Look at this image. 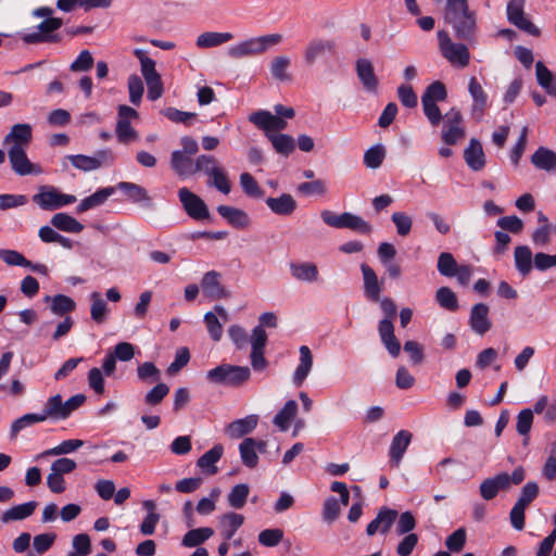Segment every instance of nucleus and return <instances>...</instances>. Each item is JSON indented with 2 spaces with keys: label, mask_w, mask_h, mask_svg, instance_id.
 Returning a JSON list of instances; mask_svg holds the SVG:
<instances>
[{
  "label": "nucleus",
  "mask_w": 556,
  "mask_h": 556,
  "mask_svg": "<svg viewBox=\"0 0 556 556\" xmlns=\"http://www.w3.org/2000/svg\"><path fill=\"white\" fill-rule=\"evenodd\" d=\"M445 21L456 37L472 42L477 34V14L469 9L467 0H446Z\"/></svg>",
  "instance_id": "1"
},
{
  "label": "nucleus",
  "mask_w": 556,
  "mask_h": 556,
  "mask_svg": "<svg viewBox=\"0 0 556 556\" xmlns=\"http://www.w3.org/2000/svg\"><path fill=\"white\" fill-rule=\"evenodd\" d=\"M282 40L283 36L278 33L252 37L230 46L227 49V54L231 59H243L260 55L268 51L270 48L280 45Z\"/></svg>",
  "instance_id": "2"
},
{
  "label": "nucleus",
  "mask_w": 556,
  "mask_h": 556,
  "mask_svg": "<svg viewBox=\"0 0 556 556\" xmlns=\"http://www.w3.org/2000/svg\"><path fill=\"white\" fill-rule=\"evenodd\" d=\"M251 377V370L248 366H237L222 364L206 372L208 381L217 384L239 387L247 382Z\"/></svg>",
  "instance_id": "3"
},
{
  "label": "nucleus",
  "mask_w": 556,
  "mask_h": 556,
  "mask_svg": "<svg viewBox=\"0 0 556 556\" xmlns=\"http://www.w3.org/2000/svg\"><path fill=\"white\" fill-rule=\"evenodd\" d=\"M76 200L75 195L63 193L53 186H41L33 195V202L43 211H55L75 203Z\"/></svg>",
  "instance_id": "4"
},
{
  "label": "nucleus",
  "mask_w": 556,
  "mask_h": 556,
  "mask_svg": "<svg viewBox=\"0 0 556 556\" xmlns=\"http://www.w3.org/2000/svg\"><path fill=\"white\" fill-rule=\"evenodd\" d=\"M438 41L442 55L453 66L464 68L469 64L470 53L467 46L453 42L445 30L438 31Z\"/></svg>",
  "instance_id": "5"
},
{
  "label": "nucleus",
  "mask_w": 556,
  "mask_h": 556,
  "mask_svg": "<svg viewBox=\"0 0 556 556\" xmlns=\"http://www.w3.org/2000/svg\"><path fill=\"white\" fill-rule=\"evenodd\" d=\"M139 117L138 112L125 104L117 108V122L115 134L121 143L127 144L137 139L138 134L131 126V121Z\"/></svg>",
  "instance_id": "6"
},
{
  "label": "nucleus",
  "mask_w": 556,
  "mask_h": 556,
  "mask_svg": "<svg viewBox=\"0 0 556 556\" xmlns=\"http://www.w3.org/2000/svg\"><path fill=\"white\" fill-rule=\"evenodd\" d=\"M464 137L463 115L459 110L452 108L443 117L441 139L446 146H454Z\"/></svg>",
  "instance_id": "7"
},
{
  "label": "nucleus",
  "mask_w": 556,
  "mask_h": 556,
  "mask_svg": "<svg viewBox=\"0 0 556 556\" xmlns=\"http://www.w3.org/2000/svg\"><path fill=\"white\" fill-rule=\"evenodd\" d=\"M251 354L250 361L251 366L256 371H263L268 366V362L265 358L264 351L267 343V333L261 326H255L252 329L250 337Z\"/></svg>",
  "instance_id": "8"
},
{
  "label": "nucleus",
  "mask_w": 556,
  "mask_h": 556,
  "mask_svg": "<svg viewBox=\"0 0 556 556\" xmlns=\"http://www.w3.org/2000/svg\"><path fill=\"white\" fill-rule=\"evenodd\" d=\"M178 198L189 217L194 220H203L210 217V211L205 202L187 188L178 190Z\"/></svg>",
  "instance_id": "9"
},
{
  "label": "nucleus",
  "mask_w": 556,
  "mask_h": 556,
  "mask_svg": "<svg viewBox=\"0 0 556 556\" xmlns=\"http://www.w3.org/2000/svg\"><path fill=\"white\" fill-rule=\"evenodd\" d=\"M525 3L526 0H510L506 9L507 20L520 30L532 36H539V28L525 14Z\"/></svg>",
  "instance_id": "10"
},
{
  "label": "nucleus",
  "mask_w": 556,
  "mask_h": 556,
  "mask_svg": "<svg viewBox=\"0 0 556 556\" xmlns=\"http://www.w3.org/2000/svg\"><path fill=\"white\" fill-rule=\"evenodd\" d=\"M26 150L27 149L8 150V157L12 170L18 176L42 174V167L28 159Z\"/></svg>",
  "instance_id": "11"
},
{
  "label": "nucleus",
  "mask_w": 556,
  "mask_h": 556,
  "mask_svg": "<svg viewBox=\"0 0 556 556\" xmlns=\"http://www.w3.org/2000/svg\"><path fill=\"white\" fill-rule=\"evenodd\" d=\"M33 140V127L27 123H18L10 128L3 140L7 150L27 149Z\"/></svg>",
  "instance_id": "12"
},
{
  "label": "nucleus",
  "mask_w": 556,
  "mask_h": 556,
  "mask_svg": "<svg viewBox=\"0 0 556 556\" xmlns=\"http://www.w3.org/2000/svg\"><path fill=\"white\" fill-rule=\"evenodd\" d=\"M249 121L263 130L266 137H268V134H276L277 131L286 129L288 126V123L283 118L266 110H258L252 113L249 116Z\"/></svg>",
  "instance_id": "13"
},
{
  "label": "nucleus",
  "mask_w": 556,
  "mask_h": 556,
  "mask_svg": "<svg viewBox=\"0 0 556 556\" xmlns=\"http://www.w3.org/2000/svg\"><path fill=\"white\" fill-rule=\"evenodd\" d=\"M66 159L74 167L84 172H91L100 168L102 164L113 161V155L110 150H101L94 156L84 154L67 155Z\"/></svg>",
  "instance_id": "14"
},
{
  "label": "nucleus",
  "mask_w": 556,
  "mask_h": 556,
  "mask_svg": "<svg viewBox=\"0 0 556 556\" xmlns=\"http://www.w3.org/2000/svg\"><path fill=\"white\" fill-rule=\"evenodd\" d=\"M355 72L363 89L368 93L376 94L379 88V79L371 61L359 58L355 63Z\"/></svg>",
  "instance_id": "15"
},
{
  "label": "nucleus",
  "mask_w": 556,
  "mask_h": 556,
  "mask_svg": "<svg viewBox=\"0 0 556 556\" xmlns=\"http://www.w3.org/2000/svg\"><path fill=\"white\" fill-rule=\"evenodd\" d=\"M336 43L330 39L315 38L308 41L303 51V60L307 66L315 64L325 53H332Z\"/></svg>",
  "instance_id": "16"
},
{
  "label": "nucleus",
  "mask_w": 556,
  "mask_h": 556,
  "mask_svg": "<svg viewBox=\"0 0 556 556\" xmlns=\"http://www.w3.org/2000/svg\"><path fill=\"white\" fill-rule=\"evenodd\" d=\"M201 287L203 293L211 300H220L229 296L228 291L220 283V274L215 270L204 274Z\"/></svg>",
  "instance_id": "17"
},
{
  "label": "nucleus",
  "mask_w": 556,
  "mask_h": 556,
  "mask_svg": "<svg viewBox=\"0 0 556 556\" xmlns=\"http://www.w3.org/2000/svg\"><path fill=\"white\" fill-rule=\"evenodd\" d=\"M397 511L388 507L379 510L376 518L366 528V533L371 536L377 532L386 534L396 520Z\"/></svg>",
  "instance_id": "18"
},
{
  "label": "nucleus",
  "mask_w": 556,
  "mask_h": 556,
  "mask_svg": "<svg viewBox=\"0 0 556 556\" xmlns=\"http://www.w3.org/2000/svg\"><path fill=\"white\" fill-rule=\"evenodd\" d=\"M380 340L392 357H397L401 352L400 341L394 336L393 320L382 319L378 326Z\"/></svg>",
  "instance_id": "19"
},
{
  "label": "nucleus",
  "mask_w": 556,
  "mask_h": 556,
  "mask_svg": "<svg viewBox=\"0 0 556 556\" xmlns=\"http://www.w3.org/2000/svg\"><path fill=\"white\" fill-rule=\"evenodd\" d=\"M289 268L291 276L300 282L314 283L319 279L318 267L312 262H291Z\"/></svg>",
  "instance_id": "20"
},
{
  "label": "nucleus",
  "mask_w": 556,
  "mask_h": 556,
  "mask_svg": "<svg viewBox=\"0 0 556 556\" xmlns=\"http://www.w3.org/2000/svg\"><path fill=\"white\" fill-rule=\"evenodd\" d=\"M469 325L473 332L482 336L491 329L489 319V307L484 303H478L472 306L469 317Z\"/></svg>",
  "instance_id": "21"
},
{
  "label": "nucleus",
  "mask_w": 556,
  "mask_h": 556,
  "mask_svg": "<svg viewBox=\"0 0 556 556\" xmlns=\"http://www.w3.org/2000/svg\"><path fill=\"white\" fill-rule=\"evenodd\" d=\"M412 441V433L407 430L399 431L392 439L389 456L393 466L397 467Z\"/></svg>",
  "instance_id": "22"
},
{
  "label": "nucleus",
  "mask_w": 556,
  "mask_h": 556,
  "mask_svg": "<svg viewBox=\"0 0 556 556\" xmlns=\"http://www.w3.org/2000/svg\"><path fill=\"white\" fill-rule=\"evenodd\" d=\"M257 422V415H249L228 424L225 432L230 439H240L251 433L256 428Z\"/></svg>",
  "instance_id": "23"
},
{
  "label": "nucleus",
  "mask_w": 556,
  "mask_h": 556,
  "mask_svg": "<svg viewBox=\"0 0 556 556\" xmlns=\"http://www.w3.org/2000/svg\"><path fill=\"white\" fill-rule=\"evenodd\" d=\"M218 214L227 220L229 225L238 229L248 228L251 224V218L247 212L241 208L219 205L217 206Z\"/></svg>",
  "instance_id": "24"
},
{
  "label": "nucleus",
  "mask_w": 556,
  "mask_h": 556,
  "mask_svg": "<svg viewBox=\"0 0 556 556\" xmlns=\"http://www.w3.org/2000/svg\"><path fill=\"white\" fill-rule=\"evenodd\" d=\"M299 353L300 363L296 366L292 377V381L296 387H301L304 383L313 368V355L309 348L307 345H301Z\"/></svg>",
  "instance_id": "25"
},
{
  "label": "nucleus",
  "mask_w": 556,
  "mask_h": 556,
  "mask_svg": "<svg viewBox=\"0 0 556 556\" xmlns=\"http://www.w3.org/2000/svg\"><path fill=\"white\" fill-rule=\"evenodd\" d=\"M223 454L224 446L215 444L197 460V466L207 476L216 475L218 472L216 464L220 460Z\"/></svg>",
  "instance_id": "26"
},
{
  "label": "nucleus",
  "mask_w": 556,
  "mask_h": 556,
  "mask_svg": "<svg viewBox=\"0 0 556 556\" xmlns=\"http://www.w3.org/2000/svg\"><path fill=\"white\" fill-rule=\"evenodd\" d=\"M464 159L468 167L475 172L481 170L485 165V156L479 140L472 138L464 150Z\"/></svg>",
  "instance_id": "27"
},
{
  "label": "nucleus",
  "mask_w": 556,
  "mask_h": 556,
  "mask_svg": "<svg viewBox=\"0 0 556 556\" xmlns=\"http://www.w3.org/2000/svg\"><path fill=\"white\" fill-rule=\"evenodd\" d=\"M266 205L276 215L289 216L296 210V201L289 193H282L277 198H267Z\"/></svg>",
  "instance_id": "28"
},
{
  "label": "nucleus",
  "mask_w": 556,
  "mask_h": 556,
  "mask_svg": "<svg viewBox=\"0 0 556 556\" xmlns=\"http://www.w3.org/2000/svg\"><path fill=\"white\" fill-rule=\"evenodd\" d=\"M364 280V293L372 302L380 300L381 287L374 269L366 264L361 265Z\"/></svg>",
  "instance_id": "29"
},
{
  "label": "nucleus",
  "mask_w": 556,
  "mask_h": 556,
  "mask_svg": "<svg viewBox=\"0 0 556 556\" xmlns=\"http://www.w3.org/2000/svg\"><path fill=\"white\" fill-rule=\"evenodd\" d=\"M192 155L186 154L184 151H173L170 154V166L173 170L180 177H188L195 174L194 162Z\"/></svg>",
  "instance_id": "30"
},
{
  "label": "nucleus",
  "mask_w": 556,
  "mask_h": 556,
  "mask_svg": "<svg viewBox=\"0 0 556 556\" xmlns=\"http://www.w3.org/2000/svg\"><path fill=\"white\" fill-rule=\"evenodd\" d=\"M50 223L52 227L64 232L79 233L84 230V225L67 213L54 214L51 217Z\"/></svg>",
  "instance_id": "31"
},
{
  "label": "nucleus",
  "mask_w": 556,
  "mask_h": 556,
  "mask_svg": "<svg viewBox=\"0 0 556 556\" xmlns=\"http://www.w3.org/2000/svg\"><path fill=\"white\" fill-rule=\"evenodd\" d=\"M525 477L523 468L517 467L511 475L507 472H500L494 477H491V479L493 480L496 490L500 492L509 490L511 485L520 484L525 480Z\"/></svg>",
  "instance_id": "32"
},
{
  "label": "nucleus",
  "mask_w": 556,
  "mask_h": 556,
  "mask_svg": "<svg viewBox=\"0 0 556 556\" xmlns=\"http://www.w3.org/2000/svg\"><path fill=\"white\" fill-rule=\"evenodd\" d=\"M38 506V503L30 501L16 506H13L1 514V521L8 523L10 521L23 520L31 516Z\"/></svg>",
  "instance_id": "33"
},
{
  "label": "nucleus",
  "mask_w": 556,
  "mask_h": 556,
  "mask_svg": "<svg viewBox=\"0 0 556 556\" xmlns=\"http://www.w3.org/2000/svg\"><path fill=\"white\" fill-rule=\"evenodd\" d=\"M114 192V187H106L97 190L93 194L80 201V203L76 207L77 213H84L93 207L102 205Z\"/></svg>",
  "instance_id": "34"
},
{
  "label": "nucleus",
  "mask_w": 556,
  "mask_h": 556,
  "mask_svg": "<svg viewBox=\"0 0 556 556\" xmlns=\"http://www.w3.org/2000/svg\"><path fill=\"white\" fill-rule=\"evenodd\" d=\"M233 38L231 33L205 31L198 36L195 45L201 49L222 46Z\"/></svg>",
  "instance_id": "35"
},
{
  "label": "nucleus",
  "mask_w": 556,
  "mask_h": 556,
  "mask_svg": "<svg viewBox=\"0 0 556 556\" xmlns=\"http://www.w3.org/2000/svg\"><path fill=\"white\" fill-rule=\"evenodd\" d=\"M298 403L294 400L286 402L285 406L274 417V425L279 428L280 431H287L290 428L291 421L296 416Z\"/></svg>",
  "instance_id": "36"
},
{
  "label": "nucleus",
  "mask_w": 556,
  "mask_h": 556,
  "mask_svg": "<svg viewBox=\"0 0 556 556\" xmlns=\"http://www.w3.org/2000/svg\"><path fill=\"white\" fill-rule=\"evenodd\" d=\"M532 164L546 172L556 169V153L547 148L540 147L531 156Z\"/></svg>",
  "instance_id": "37"
},
{
  "label": "nucleus",
  "mask_w": 556,
  "mask_h": 556,
  "mask_svg": "<svg viewBox=\"0 0 556 556\" xmlns=\"http://www.w3.org/2000/svg\"><path fill=\"white\" fill-rule=\"evenodd\" d=\"M291 65V59L288 55L280 54L273 58L269 64V71L274 79L279 81H289L291 76L288 68Z\"/></svg>",
  "instance_id": "38"
},
{
  "label": "nucleus",
  "mask_w": 556,
  "mask_h": 556,
  "mask_svg": "<svg viewBox=\"0 0 556 556\" xmlns=\"http://www.w3.org/2000/svg\"><path fill=\"white\" fill-rule=\"evenodd\" d=\"M239 453L241 462L249 468H255L258 464V456L255 448V439L245 438L239 444Z\"/></svg>",
  "instance_id": "39"
},
{
  "label": "nucleus",
  "mask_w": 556,
  "mask_h": 556,
  "mask_svg": "<svg viewBox=\"0 0 556 556\" xmlns=\"http://www.w3.org/2000/svg\"><path fill=\"white\" fill-rule=\"evenodd\" d=\"M535 75L538 84L551 96H556V78L552 72L539 61L535 64Z\"/></svg>",
  "instance_id": "40"
},
{
  "label": "nucleus",
  "mask_w": 556,
  "mask_h": 556,
  "mask_svg": "<svg viewBox=\"0 0 556 556\" xmlns=\"http://www.w3.org/2000/svg\"><path fill=\"white\" fill-rule=\"evenodd\" d=\"M267 139L271 142L275 151L288 156L295 149V141L292 136L286 134H268Z\"/></svg>",
  "instance_id": "41"
},
{
  "label": "nucleus",
  "mask_w": 556,
  "mask_h": 556,
  "mask_svg": "<svg viewBox=\"0 0 556 556\" xmlns=\"http://www.w3.org/2000/svg\"><path fill=\"white\" fill-rule=\"evenodd\" d=\"M468 90L473 100V105H472L473 112L478 111L480 113V115H482V113L486 106L488 96L484 92L481 84L477 80L476 77H471L469 79Z\"/></svg>",
  "instance_id": "42"
},
{
  "label": "nucleus",
  "mask_w": 556,
  "mask_h": 556,
  "mask_svg": "<svg viewBox=\"0 0 556 556\" xmlns=\"http://www.w3.org/2000/svg\"><path fill=\"white\" fill-rule=\"evenodd\" d=\"M134 54L140 62V71L146 81L161 77L155 68V61L148 56L147 51L135 49Z\"/></svg>",
  "instance_id": "43"
},
{
  "label": "nucleus",
  "mask_w": 556,
  "mask_h": 556,
  "mask_svg": "<svg viewBox=\"0 0 556 556\" xmlns=\"http://www.w3.org/2000/svg\"><path fill=\"white\" fill-rule=\"evenodd\" d=\"M116 188L123 191L134 202H146L148 204L151 202L148 191L137 184L122 181L117 184Z\"/></svg>",
  "instance_id": "44"
},
{
  "label": "nucleus",
  "mask_w": 556,
  "mask_h": 556,
  "mask_svg": "<svg viewBox=\"0 0 556 556\" xmlns=\"http://www.w3.org/2000/svg\"><path fill=\"white\" fill-rule=\"evenodd\" d=\"M213 534V529L208 527L192 529L184 535L181 544L186 547H195L208 540Z\"/></svg>",
  "instance_id": "45"
},
{
  "label": "nucleus",
  "mask_w": 556,
  "mask_h": 556,
  "mask_svg": "<svg viewBox=\"0 0 556 556\" xmlns=\"http://www.w3.org/2000/svg\"><path fill=\"white\" fill-rule=\"evenodd\" d=\"M515 265L517 270L527 276L532 269V252L527 245H519L515 249Z\"/></svg>",
  "instance_id": "46"
},
{
  "label": "nucleus",
  "mask_w": 556,
  "mask_h": 556,
  "mask_svg": "<svg viewBox=\"0 0 556 556\" xmlns=\"http://www.w3.org/2000/svg\"><path fill=\"white\" fill-rule=\"evenodd\" d=\"M208 177L207 184L215 187L219 192L228 194L231 191V185L228 174L223 165H219L213 173L206 175Z\"/></svg>",
  "instance_id": "47"
},
{
  "label": "nucleus",
  "mask_w": 556,
  "mask_h": 556,
  "mask_svg": "<svg viewBox=\"0 0 556 556\" xmlns=\"http://www.w3.org/2000/svg\"><path fill=\"white\" fill-rule=\"evenodd\" d=\"M63 401L60 394H55L49 397L43 406V409L40 414L42 416V421H46L48 418L52 419H63Z\"/></svg>",
  "instance_id": "48"
},
{
  "label": "nucleus",
  "mask_w": 556,
  "mask_h": 556,
  "mask_svg": "<svg viewBox=\"0 0 556 556\" xmlns=\"http://www.w3.org/2000/svg\"><path fill=\"white\" fill-rule=\"evenodd\" d=\"M46 300L51 302V312L59 316L71 313L76 307L75 301L67 295L58 294L52 298L47 296Z\"/></svg>",
  "instance_id": "49"
},
{
  "label": "nucleus",
  "mask_w": 556,
  "mask_h": 556,
  "mask_svg": "<svg viewBox=\"0 0 556 556\" xmlns=\"http://www.w3.org/2000/svg\"><path fill=\"white\" fill-rule=\"evenodd\" d=\"M90 301H91V307H90L91 319L98 324L103 323L106 317V314H108L106 302L103 300L101 293L98 291H93L90 294Z\"/></svg>",
  "instance_id": "50"
},
{
  "label": "nucleus",
  "mask_w": 556,
  "mask_h": 556,
  "mask_svg": "<svg viewBox=\"0 0 556 556\" xmlns=\"http://www.w3.org/2000/svg\"><path fill=\"white\" fill-rule=\"evenodd\" d=\"M250 494V488L245 483L236 484L228 494V504L237 509L242 508Z\"/></svg>",
  "instance_id": "51"
},
{
  "label": "nucleus",
  "mask_w": 556,
  "mask_h": 556,
  "mask_svg": "<svg viewBox=\"0 0 556 556\" xmlns=\"http://www.w3.org/2000/svg\"><path fill=\"white\" fill-rule=\"evenodd\" d=\"M240 186L243 192L254 199H262L264 191L255 180V178L249 173H242L240 175Z\"/></svg>",
  "instance_id": "52"
},
{
  "label": "nucleus",
  "mask_w": 556,
  "mask_h": 556,
  "mask_svg": "<svg viewBox=\"0 0 556 556\" xmlns=\"http://www.w3.org/2000/svg\"><path fill=\"white\" fill-rule=\"evenodd\" d=\"M223 526L226 527L223 535L226 540H230L236 531L242 526L244 518L240 514L228 513L225 514L220 519Z\"/></svg>",
  "instance_id": "53"
},
{
  "label": "nucleus",
  "mask_w": 556,
  "mask_h": 556,
  "mask_svg": "<svg viewBox=\"0 0 556 556\" xmlns=\"http://www.w3.org/2000/svg\"><path fill=\"white\" fill-rule=\"evenodd\" d=\"M386 157V149L382 144H376L364 153V164L368 168L376 169L381 166Z\"/></svg>",
  "instance_id": "54"
},
{
  "label": "nucleus",
  "mask_w": 556,
  "mask_h": 556,
  "mask_svg": "<svg viewBox=\"0 0 556 556\" xmlns=\"http://www.w3.org/2000/svg\"><path fill=\"white\" fill-rule=\"evenodd\" d=\"M84 445V441L79 439H71L61 442L59 445L45 451L42 454L38 455V457L46 455H65L75 452L79 447Z\"/></svg>",
  "instance_id": "55"
},
{
  "label": "nucleus",
  "mask_w": 556,
  "mask_h": 556,
  "mask_svg": "<svg viewBox=\"0 0 556 556\" xmlns=\"http://www.w3.org/2000/svg\"><path fill=\"white\" fill-rule=\"evenodd\" d=\"M438 270L442 276L454 277L457 273V263L450 252H442L438 257Z\"/></svg>",
  "instance_id": "56"
},
{
  "label": "nucleus",
  "mask_w": 556,
  "mask_h": 556,
  "mask_svg": "<svg viewBox=\"0 0 556 556\" xmlns=\"http://www.w3.org/2000/svg\"><path fill=\"white\" fill-rule=\"evenodd\" d=\"M343 228H348L364 235L371 232V225L358 215L345 212Z\"/></svg>",
  "instance_id": "57"
},
{
  "label": "nucleus",
  "mask_w": 556,
  "mask_h": 556,
  "mask_svg": "<svg viewBox=\"0 0 556 556\" xmlns=\"http://www.w3.org/2000/svg\"><path fill=\"white\" fill-rule=\"evenodd\" d=\"M219 165H222L219 161L210 154H201L194 160L195 173H202L204 175L213 173Z\"/></svg>",
  "instance_id": "58"
},
{
  "label": "nucleus",
  "mask_w": 556,
  "mask_h": 556,
  "mask_svg": "<svg viewBox=\"0 0 556 556\" xmlns=\"http://www.w3.org/2000/svg\"><path fill=\"white\" fill-rule=\"evenodd\" d=\"M446 98L447 91L444 84L441 81H434L426 88L421 97V101L438 102L444 101Z\"/></svg>",
  "instance_id": "59"
},
{
  "label": "nucleus",
  "mask_w": 556,
  "mask_h": 556,
  "mask_svg": "<svg viewBox=\"0 0 556 556\" xmlns=\"http://www.w3.org/2000/svg\"><path fill=\"white\" fill-rule=\"evenodd\" d=\"M38 422H42V416H40L39 413H29L23 415L22 417L14 420L11 425V437L15 438L20 431Z\"/></svg>",
  "instance_id": "60"
},
{
  "label": "nucleus",
  "mask_w": 556,
  "mask_h": 556,
  "mask_svg": "<svg viewBox=\"0 0 556 556\" xmlns=\"http://www.w3.org/2000/svg\"><path fill=\"white\" fill-rule=\"evenodd\" d=\"M204 323L210 338L215 342L220 341L223 337V325L216 314L213 312L205 313Z\"/></svg>",
  "instance_id": "61"
},
{
  "label": "nucleus",
  "mask_w": 556,
  "mask_h": 556,
  "mask_svg": "<svg viewBox=\"0 0 556 556\" xmlns=\"http://www.w3.org/2000/svg\"><path fill=\"white\" fill-rule=\"evenodd\" d=\"M137 375L142 382H156L161 379V371L152 362L140 364L137 368Z\"/></svg>",
  "instance_id": "62"
},
{
  "label": "nucleus",
  "mask_w": 556,
  "mask_h": 556,
  "mask_svg": "<svg viewBox=\"0 0 556 556\" xmlns=\"http://www.w3.org/2000/svg\"><path fill=\"white\" fill-rule=\"evenodd\" d=\"M435 299L440 306L448 311H455L458 307L455 293L447 287H441L437 290Z\"/></svg>",
  "instance_id": "63"
},
{
  "label": "nucleus",
  "mask_w": 556,
  "mask_h": 556,
  "mask_svg": "<svg viewBox=\"0 0 556 556\" xmlns=\"http://www.w3.org/2000/svg\"><path fill=\"white\" fill-rule=\"evenodd\" d=\"M466 538L467 534L465 528H458L446 538L445 546L450 552L459 553L466 544Z\"/></svg>",
  "instance_id": "64"
}]
</instances>
